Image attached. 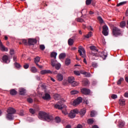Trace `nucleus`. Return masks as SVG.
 <instances>
[{"label": "nucleus", "mask_w": 128, "mask_h": 128, "mask_svg": "<svg viewBox=\"0 0 128 128\" xmlns=\"http://www.w3.org/2000/svg\"><path fill=\"white\" fill-rule=\"evenodd\" d=\"M41 74H52L50 70H42L40 72Z\"/></svg>", "instance_id": "f3484780"}, {"label": "nucleus", "mask_w": 128, "mask_h": 128, "mask_svg": "<svg viewBox=\"0 0 128 128\" xmlns=\"http://www.w3.org/2000/svg\"><path fill=\"white\" fill-rule=\"evenodd\" d=\"M112 98H113V99H116V98H118V96L116 94H112Z\"/></svg>", "instance_id": "bf43d9fd"}, {"label": "nucleus", "mask_w": 128, "mask_h": 128, "mask_svg": "<svg viewBox=\"0 0 128 128\" xmlns=\"http://www.w3.org/2000/svg\"><path fill=\"white\" fill-rule=\"evenodd\" d=\"M82 98L80 97L78 98L76 100H74L73 102V106H76L78 104H79L80 102H82Z\"/></svg>", "instance_id": "1a4fd4ad"}, {"label": "nucleus", "mask_w": 128, "mask_h": 128, "mask_svg": "<svg viewBox=\"0 0 128 128\" xmlns=\"http://www.w3.org/2000/svg\"><path fill=\"white\" fill-rule=\"evenodd\" d=\"M112 34L115 37H118L122 34L121 30L116 26H113L112 28Z\"/></svg>", "instance_id": "f03ea898"}, {"label": "nucleus", "mask_w": 128, "mask_h": 128, "mask_svg": "<svg viewBox=\"0 0 128 128\" xmlns=\"http://www.w3.org/2000/svg\"><path fill=\"white\" fill-rule=\"evenodd\" d=\"M77 22H84V20L82 18H78L77 19Z\"/></svg>", "instance_id": "de8ad7c7"}, {"label": "nucleus", "mask_w": 128, "mask_h": 128, "mask_svg": "<svg viewBox=\"0 0 128 128\" xmlns=\"http://www.w3.org/2000/svg\"><path fill=\"white\" fill-rule=\"evenodd\" d=\"M80 91L82 94L85 95H88L90 93V90L86 88L81 89Z\"/></svg>", "instance_id": "9b49d317"}, {"label": "nucleus", "mask_w": 128, "mask_h": 128, "mask_svg": "<svg viewBox=\"0 0 128 128\" xmlns=\"http://www.w3.org/2000/svg\"><path fill=\"white\" fill-rule=\"evenodd\" d=\"M27 101L28 102H29L30 104H32V102H34V100L32 98H28L27 99Z\"/></svg>", "instance_id": "8fccbe9b"}, {"label": "nucleus", "mask_w": 128, "mask_h": 128, "mask_svg": "<svg viewBox=\"0 0 128 128\" xmlns=\"http://www.w3.org/2000/svg\"><path fill=\"white\" fill-rule=\"evenodd\" d=\"M30 71L32 72H33V74H36V72H38V69H36V68L33 66L31 68Z\"/></svg>", "instance_id": "412c9836"}, {"label": "nucleus", "mask_w": 128, "mask_h": 128, "mask_svg": "<svg viewBox=\"0 0 128 128\" xmlns=\"http://www.w3.org/2000/svg\"><path fill=\"white\" fill-rule=\"evenodd\" d=\"M74 81V78L72 76L70 77H68V82L70 84L72 83Z\"/></svg>", "instance_id": "4be33fe9"}, {"label": "nucleus", "mask_w": 128, "mask_h": 128, "mask_svg": "<svg viewBox=\"0 0 128 128\" xmlns=\"http://www.w3.org/2000/svg\"><path fill=\"white\" fill-rule=\"evenodd\" d=\"M92 0H86V4L90 5L92 2Z\"/></svg>", "instance_id": "864d4df0"}, {"label": "nucleus", "mask_w": 128, "mask_h": 128, "mask_svg": "<svg viewBox=\"0 0 128 128\" xmlns=\"http://www.w3.org/2000/svg\"><path fill=\"white\" fill-rule=\"evenodd\" d=\"M59 58L60 60H63V58H64V54L62 53L59 55Z\"/></svg>", "instance_id": "e433bc0d"}, {"label": "nucleus", "mask_w": 128, "mask_h": 128, "mask_svg": "<svg viewBox=\"0 0 128 128\" xmlns=\"http://www.w3.org/2000/svg\"><path fill=\"white\" fill-rule=\"evenodd\" d=\"M78 52L80 54V56L82 58H85L86 57V50L82 46L78 47Z\"/></svg>", "instance_id": "20e7f679"}, {"label": "nucleus", "mask_w": 128, "mask_h": 128, "mask_svg": "<svg viewBox=\"0 0 128 128\" xmlns=\"http://www.w3.org/2000/svg\"><path fill=\"white\" fill-rule=\"evenodd\" d=\"M74 128H82V125L78 124L76 127Z\"/></svg>", "instance_id": "680f3d73"}, {"label": "nucleus", "mask_w": 128, "mask_h": 128, "mask_svg": "<svg viewBox=\"0 0 128 128\" xmlns=\"http://www.w3.org/2000/svg\"><path fill=\"white\" fill-rule=\"evenodd\" d=\"M124 124H125L124 122H120V123L119 124V128H124Z\"/></svg>", "instance_id": "f704fd0d"}, {"label": "nucleus", "mask_w": 128, "mask_h": 128, "mask_svg": "<svg viewBox=\"0 0 128 128\" xmlns=\"http://www.w3.org/2000/svg\"><path fill=\"white\" fill-rule=\"evenodd\" d=\"M30 65H28V64H26L24 66V68H25V70L28 69V68H29Z\"/></svg>", "instance_id": "13d9d810"}, {"label": "nucleus", "mask_w": 128, "mask_h": 128, "mask_svg": "<svg viewBox=\"0 0 128 128\" xmlns=\"http://www.w3.org/2000/svg\"><path fill=\"white\" fill-rule=\"evenodd\" d=\"M92 66L94 68H96L98 66V64L96 62H92Z\"/></svg>", "instance_id": "3c124183"}, {"label": "nucleus", "mask_w": 128, "mask_h": 128, "mask_svg": "<svg viewBox=\"0 0 128 128\" xmlns=\"http://www.w3.org/2000/svg\"><path fill=\"white\" fill-rule=\"evenodd\" d=\"M19 94L21 96H24L26 94V90L24 88H19Z\"/></svg>", "instance_id": "2eb2a0df"}, {"label": "nucleus", "mask_w": 128, "mask_h": 128, "mask_svg": "<svg viewBox=\"0 0 128 128\" xmlns=\"http://www.w3.org/2000/svg\"><path fill=\"white\" fill-rule=\"evenodd\" d=\"M14 66H15L16 68H20V64L16 62H15Z\"/></svg>", "instance_id": "09e8293b"}, {"label": "nucleus", "mask_w": 128, "mask_h": 128, "mask_svg": "<svg viewBox=\"0 0 128 128\" xmlns=\"http://www.w3.org/2000/svg\"><path fill=\"white\" fill-rule=\"evenodd\" d=\"M22 42L24 44H26V46L28 44V40H26L22 39Z\"/></svg>", "instance_id": "603ef678"}, {"label": "nucleus", "mask_w": 128, "mask_h": 128, "mask_svg": "<svg viewBox=\"0 0 128 128\" xmlns=\"http://www.w3.org/2000/svg\"><path fill=\"white\" fill-rule=\"evenodd\" d=\"M38 118L42 120H46V122H52L54 120V117L44 112H40L38 113Z\"/></svg>", "instance_id": "f257e3e1"}, {"label": "nucleus", "mask_w": 128, "mask_h": 128, "mask_svg": "<svg viewBox=\"0 0 128 128\" xmlns=\"http://www.w3.org/2000/svg\"><path fill=\"white\" fill-rule=\"evenodd\" d=\"M78 92L77 90H72L70 92V94L72 95H75L76 94H78Z\"/></svg>", "instance_id": "ea45409f"}, {"label": "nucleus", "mask_w": 128, "mask_h": 128, "mask_svg": "<svg viewBox=\"0 0 128 128\" xmlns=\"http://www.w3.org/2000/svg\"><path fill=\"white\" fill-rule=\"evenodd\" d=\"M74 40L73 39H72V38H70L68 40V44L70 46H72V44H74Z\"/></svg>", "instance_id": "cd10ccee"}, {"label": "nucleus", "mask_w": 128, "mask_h": 128, "mask_svg": "<svg viewBox=\"0 0 128 128\" xmlns=\"http://www.w3.org/2000/svg\"><path fill=\"white\" fill-rule=\"evenodd\" d=\"M98 20H100V22H101V24H102V22H104V20L100 16L98 17Z\"/></svg>", "instance_id": "5fc2aeb1"}, {"label": "nucleus", "mask_w": 128, "mask_h": 128, "mask_svg": "<svg viewBox=\"0 0 128 128\" xmlns=\"http://www.w3.org/2000/svg\"><path fill=\"white\" fill-rule=\"evenodd\" d=\"M40 48L42 50H44L46 46H44V44H41L40 46Z\"/></svg>", "instance_id": "c03bdc74"}, {"label": "nucleus", "mask_w": 128, "mask_h": 128, "mask_svg": "<svg viewBox=\"0 0 128 128\" xmlns=\"http://www.w3.org/2000/svg\"><path fill=\"white\" fill-rule=\"evenodd\" d=\"M88 84V80H84L82 82V85L84 86H87Z\"/></svg>", "instance_id": "72a5a7b5"}, {"label": "nucleus", "mask_w": 128, "mask_h": 128, "mask_svg": "<svg viewBox=\"0 0 128 128\" xmlns=\"http://www.w3.org/2000/svg\"><path fill=\"white\" fill-rule=\"evenodd\" d=\"M124 96L126 98H128V92H125V94H124Z\"/></svg>", "instance_id": "0e129e2a"}, {"label": "nucleus", "mask_w": 128, "mask_h": 128, "mask_svg": "<svg viewBox=\"0 0 128 128\" xmlns=\"http://www.w3.org/2000/svg\"><path fill=\"white\" fill-rule=\"evenodd\" d=\"M126 4V2H121L117 4V6H123V5Z\"/></svg>", "instance_id": "58836bf2"}, {"label": "nucleus", "mask_w": 128, "mask_h": 128, "mask_svg": "<svg viewBox=\"0 0 128 128\" xmlns=\"http://www.w3.org/2000/svg\"><path fill=\"white\" fill-rule=\"evenodd\" d=\"M66 128H71V126L70 125L68 124L66 126Z\"/></svg>", "instance_id": "774afa93"}, {"label": "nucleus", "mask_w": 128, "mask_h": 128, "mask_svg": "<svg viewBox=\"0 0 128 128\" xmlns=\"http://www.w3.org/2000/svg\"><path fill=\"white\" fill-rule=\"evenodd\" d=\"M74 73L75 75L78 76H80V71H74Z\"/></svg>", "instance_id": "a18cd8bd"}, {"label": "nucleus", "mask_w": 128, "mask_h": 128, "mask_svg": "<svg viewBox=\"0 0 128 128\" xmlns=\"http://www.w3.org/2000/svg\"><path fill=\"white\" fill-rule=\"evenodd\" d=\"M14 54V49H11L10 50V54H11V56H12L13 54Z\"/></svg>", "instance_id": "6e6d98bb"}, {"label": "nucleus", "mask_w": 128, "mask_h": 128, "mask_svg": "<svg viewBox=\"0 0 128 128\" xmlns=\"http://www.w3.org/2000/svg\"><path fill=\"white\" fill-rule=\"evenodd\" d=\"M126 26V22L125 21H122L120 22V28H124Z\"/></svg>", "instance_id": "c756f323"}, {"label": "nucleus", "mask_w": 128, "mask_h": 128, "mask_svg": "<svg viewBox=\"0 0 128 128\" xmlns=\"http://www.w3.org/2000/svg\"><path fill=\"white\" fill-rule=\"evenodd\" d=\"M64 100H61L60 102H58V103H56V104L54 105L55 108H58V110H62L64 106Z\"/></svg>", "instance_id": "39448f33"}, {"label": "nucleus", "mask_w": 128, "mask_h": 128, "mask_svg": "<svg viewBox=\"0 0 128 128\" xmlns=\"http://www.w3.org/2000/svg\"><path fill=\"white\" fill-rule=\"evenodd\" d=\"M54 98L56 100H60V95L56 94L54 95Z\"/></svg>", "instance_id": "37998d69"}, {"label": "nucleus", "mask_w": 128, "mask_h": 128, "mask_svg": "<svg viewBox=\"0 0 128 128\" xmlns=\"http://www.w3.org/2000/svg\"><path fill=\"white\" fill-rule=\"evenodd\" d=\"M13 60H14V62H16V56H14Z\"/></svg>", "instance_id": "338daca9"}, {"label": "nucleus", "mask_w": 128, "mask_h": 128, "mask_svg": "<svg viewBox=\"0 0 128 128\" xmlns=\"http://www.w3.org/2000/svg\"><path fill=\"white\" fill-rule=\"evenodd\" d=\"M20 116H22L24 114V110H21L20 114H19Z\"/></svg>", "instance_id": "052dcab7"}, {"label": "nucleus", "mask_w": 128, "mask_h": 128, "mask_svg": "<svg viewBox=\"0 0 128 128\" xmlns=\"http://www.w3.org/2000/svg\"><path fill=\"white\" fill-rule=\"evenodd\" d=\"M16 94H18V92L14 89L10 91V94L12 96H16Z\"/></svg>", "instance_id": "5701e85b"}, {"label": "nucleus", "mask_w": 128, "mask_h": 128, "mask_svg": "<svg viewBox=\"0 0 128 128\" xmlns=\"http://www.w3.org/2000/svg\"><path fill=\"white\" fill-rule=\"evenodd\" d=\"M56 56H58V53L56 52H52L51 53L50 56L51 58H56Z\"/></svg>", "instance_id": "c85d7f7f"}, {"label": "nucleus", "mask_w": 128, "mask_h": 128, "mask_svg": "<svg viewBox=\"0 0 128 128\" xmlns=\"http://www.w3.org/2000/svg\"><path fill=\"white\" fill-rule=\"evenodd\" d=\"M29 112L32 114H36V110L34 109L30 108L29 110Z\"/></svg>", "instance_id": "473e14b6"}, {"label": "nucleus", "mask_w": 128, "mask_h": 128, "mask_svg": "<svg viewBox=\"0 0 128 128\" xmlns=\"http://www.w3.org/2000/svg\"><path fill=\"white\" fill-rule=\"evenodd\" d=\"M90 48L92 52H98V50L97 49V48L96 46H90Z\"/></svg>", "instance_id": "a211bd4d"}, {"label": "nucleus", "mask_w": 128, "mask_h": 128, "mask_svg": "<svg viewBox=\"0 0 128 128\" xmlns=\"http://www.w3.org/2000/svg\"><path fill=\"white\" fill-rule=\"evenodd\" d=\"M124 78H120L119 80H118V82H117V84L120 85L121 84L122 82L124 81Z\"/></svg>", "instance_id": "a19ab883"}, {"label": "nucleus", "mask_w": 128, "mask_h": 128, "mask_svg": "<svg viewBox=\"0 0 128 128\" xmlns=\"http://www.w3.org/2000/svg\"><path fill=\"white\" fill-rule=\"evenodd\" d=\"M4 62H5L6 64H8L10 60L8 58V56L5 55L2 58Z\"/></svg>", "instance_id": "ddd939ff"}, {"label": "nucleus", "mask_w": 128, "mask_h": 128, "mask_svg": "<svg viewBox=\"0 0 128 128\" xmlns=\"http://www.w3.org/2000/svg\"><path fill=\"white\" fill-rule=\"evenodd\" d=\"M40 58L39 56H36L34 58V62L36 64V66H38L39 68H43L42 66H40L38 64V62H40Z\"/></svg>", "instance_id": "6e6552de"}, {"label": "nucleus", "mask_w": 128, "mask_h": 128, "mask_svg": "<svg viewBox=\"0 0 128 128\" xmlns=\"http://www.w3.org/2000/svg\"><path fill=\"white\" fill-rule=\"evenodd\" d=\"M108 27L106 25H104L103 26V30H102V34L104 36H108Z\"/></svg>", "instance_id": "9d476101"}, {"label": "nucleus", "mask_w": 128, "mask_h": 128, "mask_svg": "<svg viewBox=\"0 0 128 128\" xmlns=\"http://www.w3.org/2000/svg\"><path fill=\"white\" fill-rule=\"evenodd\" d=\"M16 110L13 108H9L7 110L8 114H14L16 112Z\"/></svg>", "instance_id": "f8f14e48"}, {"label": "nucleus", "mask_w": 128, "mask_h": 128, "mask_svg": "<svg viewBox=\"0 0 128 128\" xmlns=\"http://www.w3.org/2000/svg\"><path fill=\"white\" fill-rule=\"evenodd\" d=\"M51 64H52V66H56V64H58V61H56V60H52Z\"/></svg>", "instance_id": "a878e982"}, {"label": "nucleus", "mask_w": 128, "mask_h": 128, "mask_svg": "<svg viewBox=\"0 0 128 128\" xmlns=\"http://www.w3.org/2000/svg\"><path fill=\"white\" fill-rule=\"evenodd\" d=\"M92 54L93 56V59L96 60V58L101 57L103 58L104 60H106V58L107 57V55H105L104 52H98L96 53H94L92 52Z\"/></svg>", "instance_id": "7ed1b4c3"}, {"label": "nucleus", "mask_w": 128, "mask_h": 128, "mask_svg": "<svg viewBox=\"0 0 128 128\" xmlns=\"http://www.w3.org/2000/svg\"><path fill=\"white\" fill-rule=\"evenodd\" d=\"M70 84H71L72 86V87H76L79 84L78 82H75V81H74L73 82H71Z\"/></svg>", "instance_id": "393cba45"}, {"label": "nucleus", "mask_w": 128, "mask_h": 128, "mask_svg": "<svg viewBox=\"0 0 128 128\" xmlns=\"http://www.w3.org/2000/svg\"><path fill=\"white\" fill-rule=\"evenodd\" d=\"M57 78L59 82H62L64 80V76L62 74H59L57 76Z\"/></svg>", "instance_id": "6ab92c4d"}, {"label": "nucleus", "mask_w": 128, "mask_h": 128, "mask_svg": "<svg viewBox=\"0 0 128 128\" xmlns=\"http://www.w3.org/2000/svg\"><path fill=\"white\" fill-rule=\"evenodd\" d=\"M94 122V121L92 119V118H89L88 120V123L90 124H93Z\"/></svg>", "instance_id": "c9c22d12"}, {"label": "nucleus", "mask_w": 128, "mask_h": 128, "mask_svg": "<svg viewBox=\"0 0 128 128\" xmlns=\"http://www.w3.org/2000/svg\"><path fill=\"white\" fill-rule=\"evenodd\" d=\"M55 122H56L58 124H59V122H60V117L57 116L55 118Z\"/></svg>", "instance_id": "79ce46f5"}, {"label": "nucleus", "mask_w": 128, "mask_h": 128, "mask_svg": "<svg viewBox=\"0 0 128 128\" xmlns=\"http://www.w3.org/2000/svg\"><path fill=\"white\" fill-rule=\"evenodd\" d=\"M125 14H126V16H128V8L126 9Z\"/></svg>", "instance_id": "e2e57ef3"}, {"label": "nucleus", "mask_w": 128, "mask_h": 128, "mask_svg": "<svg viewBox=\"0 0 128 128\" xmlns=\"http://www.w3.org/2000/svg\"><path fill=\"white\" fill-rule=\"evenodd\" d=\"M0 50L2 52H8V48H6L3 44L0 45Z\"/></svg>", "instance_id": "dca6fc26"}, {"label": "nucleus", "mask_w": 128, "mask_h": 128, "mask_svg": "<svg viewBox=\"0 0 128 128\" xmlns=\"http://www.w3.org/2000/svg\"><path fill=\"white\" fill-rule=\"evenodd\" d=\"M92 128H99V127L97 125L94 124L92 126Z\"/></svg>", "instance_id": "69168bd1"}, {"label": "nucleus", "mask_w": 128, "mask_h": 128, "mask_svg": "<svg viewBox=\"0 0 128 128\" xmlns=\"http://www.w3.org/2000/svg\"><path fill=\"white\" fill-rule=\"evenodd\" d=\"M65 64L67 66H70V59L66 58L65 60Z\"/></svg>", "instance_id": "b1692460"}, {"label": "nucleus", "mask_w": 128, "mask_h": 128, "mask_svg": "<svg viewBox=\"0 0 128 128\" xmlns=\"http://www.w3.org/2000/svg\"><path fill=\"white\" fill-rule=\"evenodd\" d=\"M37 42L38 41L36 38H30L28 39V44L29 46H34L36 44Z\"/></svg>", "instance_id": "0eeeda50"}, {"label": "nucleus", "mask_w": 128, "mask_h": 128, "mask_svg": "<svg viewBox=\"0 0 128 128\" xmlns=\"http://www.w3.org/2000/svg\"><path fill=\"white\" fill-rule=\"evenodd\" d=\"M83 74L88 78L90 77V73H88V72H84Z\"/></svg>", "instance_id": "49530a36"}, {"label": "nucleus", "mask_w": 128, "mask_h": 128, "mask_svg": "<svg viewBox=\"0 0 128 128\" xmlns=\"http://www.w3.org/2000/svg\"><path fill=\"white\" fill-rule=\"evenodd\" d=\"M78 110L76 109L72 110L68 114V116L71 118H74L76 116V114H78Z\"/></svg>", "instance_id": "423d86ee"}, {"label": "nucleus", "mask_w": 128, "mask_h": 128, "mask_svg": "<svg viewBox=\"0 0 128 128\" xmlns=\"http://www.w3.org/2000/svg\"><path fill=\"white\" fill-rule=\"evenodd\" d=\"M119 104L121 106H124L125 100H119Z\"/></svg>", "instance_id": "2f4dec72"}, {"label": "nucleus", "mask_w": 128, "mask_h": 128, "mask_svg": "<svg viewBox=\"0 0 128 128\" xmlns=\"http://www.w3.org/2000/svg\"><path fill=\"white\" fill-rule=\"evenodd\" d=\"M86 113V110L85 108L82 109L80 112V114L82 116H84Z\"/></svg>", "instance_id": "bb28decb"}, {"label": "nucleus", "mask_w": 128, "mask_h": 128, "mask_svg": "<svg viewBox=\"0 0 128 128\" xmlns=\"http://www.w3.org/2000/svg\"><path fill=\"white\" fill-rule=\"evenodd\" d=\"M92 32H88V34H86L85 36V38H90L92 36Z\"/></svg>", "instance_id": "4c0bfd02"}, {"label": "nucleus", "mask_w": 128, "mask_h": 128, "mask_svg": "<svg viewBox=\"0 0 128 128\" xmlns=\"http://www.w3.org/2000/svg\"><path fill=\"white\" fill-rule=\"evenodd\" d=\"M42 98L44 100H50V95L48 93H46L42 96Z\"/></svg>", "instance_id": "4468645a"}, {"label": "nucleus", "mask_w": 128, "mask_h": 128, "mask_svg": "<svg viewBox=\"0 0 128 128\" xmlns=\"http://www.w3.org/2000/svg\"><path fill=\"white\" fill-rule=\"evenodd\" d=\"M6 118L8 120H13L14 116H12V114H6Z\"/></svg>", "instance_id": "aec40b11"}, {"label": "nucleus", "mask_w": 128, "mask_h": 128, "mask_svg": "<svg viewBox=\"0 0 128 128\" xmlns=\"http://www.w3.org/2000/svg\"><path fill=\"white\" fill-rule=\"evenodd\" d=\"M55 66V68H56V70H60V67L62 66V65L60 63H57L56 64V66Z\"/></svg>", "instance_id": "7c9ffc66"}, {"label": "nucleus", "mask_w": 128, "mask_h": 128, "mask_svg": "<svg viewBox=\"0 0 128 128\" xmlns=\"http://www.w3.org/2000/svg\"><path fill=\"white\" fill-rule=\"evenodd\" d=\"M95 116L94 111L92 110L90 112V116L91 117H94Z\"/></svg>", "instance_id": "4d7b16f0"}]
</instances>
